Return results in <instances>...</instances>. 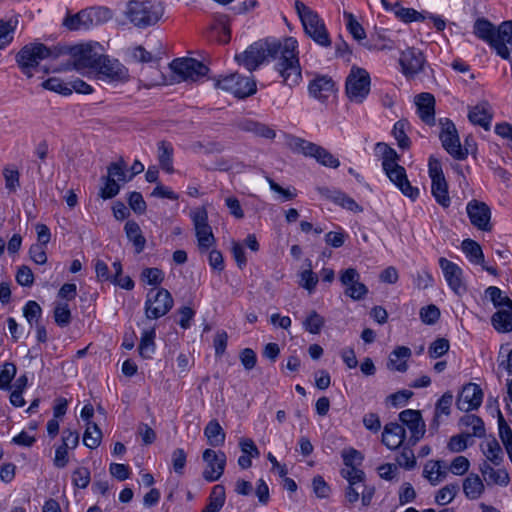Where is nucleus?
Here are the masks:
<instances>
[{
    "label": "nucleus",
    "mask_w": 512,
    "mask_h": 512,
    "mask_svg": "<svg viewBox=\"0 0 512 512\" xmlns=\"http://www.w3.org/2000/svg\"><path fill=\"white\" fill-rule=\"evenodd\" d=\"M141 276L148 285H158L164 280V273L159 268H145Z\"/></svg>",
    "instance_id": "obj_62"
},
{
    "label": "nucleus",
    "mask_w": 512,
    "mask_h": 512,
    "mask_svg": "<svg viewBox=\"0 0 512 512\" xmlns=\"http://www.w3.org/2000/svg\"><path fill=\"white\" fill-rule=\"evenodd\" d=\"M399 421L410 431L409 446H415L423 438L426 425L419 410L406 409L399 413Z\"/></svg>",
    "instance_id": "obj_14"
},
{
    "label": "nucleus",
    "mask_w": 512,
    "mask_h": 512,
    "mask_svg": "<svg viewBox=\"0 0 512 512\" xmlns=\"http://www.w3.org/2000/svg\"><path fill=\"white\" fill-rule=\"evenodd\" d=\"M331 198L336 204L340 205L341 207L347 210L354 212L362 211L360 205L357 204L356 201L349 197L347 194H333Z\"/></svg>",
    "instance_id": "obj_63"
},
{
    "label": "nucleus",
    "mask_w": 512,
    "mask_h": 512,
    "mask_svg": "<svg viewBox=\"0 0 512 512\" xmlns=\"http://www.w3.org/2000/svg\"><path fill=\"white\" fill-rule=\"evenodd\" d=\"M459 491V485L457 483H451L441 488L436 496L435 501L439 505H446L453 501Z\"/></svg>",
    "instance_id": "obj_54"
},
{
    "label": "nucleus",
    "mask_w": 512,
    "mask_h": 512,
    "mask_svg": "<svg viewBox=\"0 0 512 512\" xmlns=\"http://www.w3.org/2000/svg\"><path fill=\"white\" fill-rule=\"evenodd\" d=\"M102 432L97 424L88 422L83 436V443L90 449L97 448L101 443Z\"/></svg>",
    "instance_id": "obj_48"
},
{
    "label": "nucleus",
    "mask_w": 512,
    "mask_h": 512,
    "mask_svg": "<svg viewBox=\"0 0 512 512\" xmlns=\"http://www.w3.org/2000/svg\"><path fill=\"white\" fill-rule=\"evenodd\" d=\"M459 425L462 427H471L472 432L469 433L470 436L475 437H484L485 436V427L483 420L474 415V414H467L460 418Z\"/></svg>",
    "instance_id": "obj_43"
},
{
    "label": "nucleus",
    "mask_w": 512,
    "mask_h": 512,
    "mask_svg": "<svg viewBox=\"0 0 512 512\" xmlns=\"http://www.w3.org/2000/svg\"><path fill=\"white\" fill-rule=\"evenodd\" d=\"M462 251L469 261L475 265L484 263V254L481 246L472 239H465L461 244Z\"/></svg>",
    "instance_id": "obj_42"
},
{
    "label": "nucleus",
    "mask_w": 512,
    "mask_h": 512,
    "mask_svg": "<svg viewBox=\"0 0 512 512\" xmlns=\"http://www.w3.org/2000/svg\"><path fill=\"white\" fill-rule=\"evenodd\" d=\"M324 318L316 311H311L307 318L303 322V326L306 331L311 334H319L322 327L324 326Z\"/></svg>",
    "instance_id": "obj_55"
},
{
    "label": "nucleus",
    "mask_w": 512,
    "mask_h": 512,
    "mask_svg": "<svg viewBox=\"0 0 512 512\" xmlns=\"http://www.w3.org/2000/svg\"><path fill=\"white\" fill-rule=\"evenodd\" d=\"M73 484L81 489L86 488L91 480L90 471L86 467L77 468L72 474Z\"/></svg>",
    "instance_id": "obj_61"
},
{
    "label": "nucleus",
    "mask_w": 512,
    "mask_h": 512,
    "mask_svg": "<svg viewBox=\"0 0 512 512\" xmlns=\"http://www.w3.org/2000/svg\"><path fill=\"white\" fill-rule=\"evenodd\" d=\"M467 213L471 223L482 231H490V208L484 202L473 200L467 205Z\"/></svg>",
    "instance_id": "obj_21"
},
{
    "label": "nucleus",
    "mask_w": 512,
    "mask_h": 512,
    "mask_svg": "<svg viewBox=\"0 0 512 512\" xmlns=\"http://www.w3.org/2000/svg\"><path fill=\"white\" fill-rule=\"evenodd\" d=\"M463 492L468 499L476 500L484 492V484L477 474H470L463 482Z\"/></svg>",
    "instance_id": "obj_38"
},
{
    "label": "nucleus",
    "mask_w": 512,
    "mask_h": 512,
    "mask_svg": "<svg viewBox=\"0 0 512 512\" xmlns=\"http://www.w3.org/2000/svg\"><path fill=\"white\" fill-rule=\"evenodd\" d=\"M127 238L133 243L136 253H141L146 244L140 226L135 221H127L124 227Z\"/></svg>",
    "instance_id": "obj_36"
},
{
    "label": "nucleus",
    "mask_w": 512,
    "mask_h": 512,
    "mask_svg": "<svg viewBox=\"0 0 512 512\" xmlns=\"http://www.w3.org/2000/svg\"><path fill=\"white\" fill-rule=\"evenodd\" d=\"M88 13H89V19L91 22V27L102 25L106 22H108L112 16V11L107 7H89Z\"/></svg>",
    "instance_id": "obj_49"
},
{
    "label": "nucleus",
    "mask_w": 512,
    "mask_h": 512,
    "mask_svg": "<svg viewBox=\"0 0 512 512\" xmlns=\"http://www.w3.org/2000/svg\"><path fill=\"white\" fill-rule=\"evenodd\" d=\"M389 180L400 190V192H418L417 188L411 186L406 170L403 166L397 165L383 169Z\"/></svg>",
    "instance_id": "obj_29"
},
{
    "label": "nucleus",
    "mask_w": 512,
    "mask_h": 512,
    "mask_svg": "<svg viewBox=\"0 0 512 512\" xmlns=\"http://www.w3.org/2000/svg\"><path fill=\"white\" fill-rule=\"evenodd\" d=\"M399 63L404 75L414 76L422 71L425 63V57L420 50L411 47L402 51Z\"/></svg>",
    "instance_id": "obj_22"
},
{
    "label": "nucleus",
    "mask_w": 512,
    "mask_h": 512,
    "mask_svg": "<svg viewBox=\"0 0 512 512\" xmlns=\"http://www.w3.org/2000/svg\"><path fill=\"white\" fill-rule=\"evenodd\" d=\"M244 168V165L242 162L237 161L234 158H224L221 157L219 159H216L214 162V169L219 171H233V172H240Z\"/></svg>",
    "instance_id": "obj_57"
},
{
    "label": "nucleus",
    "mask_w": 512,
    "mask_h": 512,
    "mask_svg": "<svg viewBox=\"0 0 512 512\" xmlns=\"http://www.w3.org/2000/svg\"><path fill=\"white\" fill-rule=\"evenodd\" d=\"M429 176L432 182L431 192H448V185L442 170L441 162L434 156L428 160Z\"/></svg>",
    "instance_id": "obj_28"
},
{
    "label": "nucleus",
    "mask_w": 512,
    "mask_h": 512,
    "mask_svg": "<svg viewBox=\"0 0 512 512\" xmlns=\"http://www.w3.org/2000/svg\"><path fill=\"white\" fill-rule=\"evenodd\" d=\"M376 153L381 157L382 168L386 169L389 167L397 166L399 161V155L396 150L390 147L388 144L379 142L375 146Z\"/></svg>",
    "instance_id": "obj_39"
},
{
    "label": "nucleus",
    "mask_w": 512,
    "mask_h": 512,
    "mask_svg": "<svg viewBox=\"0 0 512 512\" xmlns=\"http://www.w3.org/2000/svg\"><path fill=\"white\" fill-rule=\"evenodd\" d=\"M411 356V350L405 346L397 347L389 356L387 366L399 372H405L408 368L406 360Z\"/></svg>",
    "instance_id": "obj_33"
},
{
    "label": "nucleus",
    "mask_w": 512,
    "mask_h": 512,
    "mask_svg": "<svg viewBox=\"0 0 512 512\" xmlns=\"http://www.w3.org/2000/svg\"><path fill=\"white\" fill-rule=\"evenodd\" d=\"M99 192H120L131 180L128 176L127 162L122 156L117 157L106 167V174L101 176Z\"/></svg>",
    "instance_id": "obj_6"
},
{
    "label": "nucleus",
    "mask_w": 512,
    "mask_h": 512,
    "mask_svg": "<svg viewBox=\"0 0 512 512\" xmlns=\"http://www.w3.org/2000/svg\"><path fill=\"white\" fill-rule=\"evenodd\" d=\"M294 6L301 20L305 34L316 44L322 47H330V35L324 21L320 18L317 12L313 11L300 0H296Z\"/></svg>",
    "instance_id": "obj_4"
},
{
    "label": "nucleus",
    "mask_w": 512,
    "mask_h": 512,
    "mask_svg": "<svg viewBox=\"0 0 512 512\" xmlns=\"http://www.w3.org/2000/svg\"><path fill=\"white\" fill-rule=\"evenodd\" d=\"M60 46L47 47L43 43L34 42L24 45L16 54L15 60L20 70L29 78L33 76L40 61L44 59H57L64 54Z\"/></svg>",
    "instance_id": "obj_3"
},
{
    "label": "nucleus",
    "mask_w": 512,
    "mask_h": 512,
    "mask_svg": "<svg viewBox=\"0 0 512 512\" xmlns=\"http://www.w3.org/2000/svg\"><path fill=\"white\" fill-rule=\"evenodd\" d=\"M450 343L446 338H437L431 343L428 353L431 358H439L449 351Z\"/></svg>",
    "instance_id": "obj_60"
},
{
    "label": "nucleus",
    "mask_w": 512,
    "mask_h": 512,
    "mask_svg": "<svg viewBox=\"0 0 512 512\" xmlns=\"http://www.w3.org/2000/svg\"><path fill=\"white\" fill-rule=\"evenodd\" d=\"M370 92V75L363 68L351 69L346 79V94L356 103H362Z\"/></svg>",
    "instance_id": "obj_10"
},
{
    "label": "nucleus",
    "mask_w": 512,
    "mask_h": 512,
    "mask_svg": "<svg viewBox=\"0 0 512 512\" xmlns=\"http://www.w3.org/2000/svg\"><path fill=\"white\" fill-rule=\"evenodd\" d=\"M485 297L489 298L497 310L512 305V300L508 296L503 295L501 289L496 286H489L486 288Z\"/></svg>",
    "instance_id": "obj_45"
},
{
    "label": "nucleus",
    "mask_w": 512,
    "mask_h": 512,
    "mask_svg": "<svg viewBox=\"0 0 512 512\" xmlns=\"http://www.w3.org/2000/svg\"><path fill=\"white\" fill-rule=\"evenodd\" d=\"M206 468L203 471V478L207 482L217 481L224 473L226 466V454L223 451L206 449L202 455Z\"/></svg>",
    "instance_id": "obj_16"
},
{
    "label": "nucleus",
    "mask_w": 512,
    "mask_h": 512,
    "mask_svg": "<svg viewBox=\"0 0 512 512\" xmlns=\"http://www.w3.org/2000/svg\"><path fill=\"white\" fill-rule=\"evenodd\" d=\"M359 280L360 274L354 268H348L341 272L340 281L342 285L346 286L345 295L353 300H361L368 293L367 286Z\"/></svg>",
    "instance_id": "obj_19"
},
{
    "label": "nucleus",
    "mask_w": 512,
    "mask_h": 512,
    "mask_svg": "<svg viewBox=\"0 0 512 512\" xmlns=\"http://www.w3.org/2000/svg\"><path fill=\"white\" fill-rule=\"evenodd\" d=\"M483 400V392L479 385L468 383L463 386L458 395L456 405L461 411L468 412L480 407Z\"/></svg>",
    "instance_id": "obj_20"
},
{
    "label": "nucleus",
    "mask_w": 512,
    "mask_h": 512,
    "mask_svg": "<svg viewBox=\"0 0 512 512\" xmlns=\"http://www.w3.org/2000/svg\"><path fill=\"white\" fill-rule=\"evenodd\" d=\"M72 58V65L77 70L96 69L103 55L99 53L101 46L98 43L80 44L73 47H62Z\"/></svg>",
    "instance_id": "obj_7"
},
{
    "label": "nucleus",
    "mask_w": 512,
    "mask_h": 512,
    "mask_svg": "<svg viewBox=\"0 0 512 512\" xmlns=\"http://www.w3.org/2000/svg\"><path fill=\"white\" fill-rule=\"evenodd\" d=\"M499 437L507 451L509 459L512 461V430L507 424L500 409H497Z\"/></svg>",
    "instance_id": "obj_41"
},
{
    "label": "nucleus",
    "mask_w": 512,
    "mask_h": 512,
    "mask_svg": "<svg viewBox=\"0 0 512 512\" xmlns=\"http://www.w3.org/2000/svg\"><path fill=\"white\" fill-rule=\"evenodd\" d=\"M173 303V298L168 290L164 288L156 292L151 290L145 301V315L148 319H158L172 309Z\"/></svg>",
    "instance_id": "obj_12"
},
{
    "label": "nucleus",
    "mask_w": 512,
    "mask_h": 512,
    "mask_svg": "<svg viewBox=\"0 0 512 512\" xmlns=\"http://www.w3.org/2000/svg\"><path fill=\"white\" fill-rule=\"evenodd\" d=\"M486 458L495 466H500L503 462V451L499 442L492 438L486 444V450L483 451Z\"/></svg>",
    "instance_id": "obj_50"
},
{
    "label": "nucleus",
    "mask_w": 512,
    "mask_h": 512,
    "mask_svg": "<svg viewBox=\"0 0 512 512\" xmlns=\"http://www.w3.org/2000/svg\"><path fill=\"white\" fill-rule=\"evenodd\" d=\"M409 128L410 124L407 119H400L394 124L392 134L400 149L406 150L411 146V140L407 135V130H409Z\"/></svg>",
    "instance_id": "obj_40"
},
{
    "label": "nucleus",
    "mask_w": 512,
    "mask_h": 512,
    "mask_svg": "<svg viewBox=\"0 0 512 512\" xmlns=\"http://www.w3.org/2000/svg\"><path fill=\"white\" fill-rule=\"evenodd\" d=\"M440 317V310L437 306L431 304L420 310V319L423 323L432 325L437 322Z\"/></svg>",
    "instance_id": "obj_64"
},
{
    "label": "nucleus",
    "mask_w": 512,
    "mask_h": 512,
    "mask_svg": "<svg viewBox=\"0 0 512 512\" xmlns=\"http://www.w3.org/2000/svg\"><path fill=\"white\" fill-rule=\"evenodd\" d=\"M413 446L408 445V441L404 444L403 449L400 453V455L397 457V463L404 467L407 470H410L415 467L416 465V459L413 453V450L411 449Z\"/></svg>",
    "instance_id": "obj_58"
},
{
    "label": "nucleus",
    "mask_w": 512,
    "mask_h": 512,
    "mask_svg": "<svg viewBox=\"0 0 512 512\" xmlns=\"http://www.w3.org/2000/svg\"><path fill=\"white\" fill-rule=\"evenodd\" d=\"M287 146L294 152L310 157L324 167L336 169L340 166V161L326 148L291 134H285Z\"/></svg>",
    "instance_id": "obj_5"
},
{
    "label": "nucleus",
    "mask_w": 512,
    "mask_h": 512,
    "mask_svg": "<svg viewBox=\"0 0 512 512\" xmlns=\"http://www.w3.org/2000/svg\"><path fill=\"white\" fill-rule=\"evenodd\" d=\"M446 474V471L440 470V460L428 461L423 469V476L428 479L432 485H437Z\"/></svg>",
    "instance_id": "obj_44"
},
{
    "label": "nucleus",
    "mask_w": 512,
    "mask_h": 512,
    "mask_svg": "<svg viewBox=\"0 0 512 512\" xmlns=\"http://www.w3.org/2000/svg\"><path fill=\"white\" fill-rule=\"evenodd\" d=\"M441 125V132L439 138L443 148L454 159L464 160L468 155V148L462 147L455 124L448 118H441L439 120Z\"/></svg>",
    "instance_id": "obj_8"
},
{
    "label": "nucleus",
    "mask_w": 512,
    "mask_h": 512,
    "mask_svg": "<svg viewBox=\"0 0 512 512\" xmlns=\"http://www.w3.org/2000/svg\"><path fill=\"white\" fill-rule=\"evenodd\" d=\"M405 428L397 423L390 422L384 426L382 433V443L391 450H396L405 443Z\"/></svg>",
    "instance_id": "obj_24"
},
{
    "label": "nucleus",
    "mask_w": 512,
    "mask_h": 512,
    "mask_svg": "<svg viewBox=\"0 0 512 512\" xmlns=\"http://www.w3.org/2000/svg\"><path fill=\"white\" fill-rule=\"evenodd\" d=\"M204 435L207 438L208 444L212 447L222 446L226 438L223 428L215 419L208 422L204 428Z\"/></svg>",
    "instance_id": "obj_32"
},
{
    "label": "nucleus",
    "mask_w": 512,
    "mask_h": 512,
    "mask_svg": "<svg viewBox=\"0 0 512 512\" xmlns=\"http://www.w3.org/2000/svg\"><path fill=\"white\" fill-rule=\"evenodd\" d=\"M98 78L110 82H125L129 78L127 68L117 59H110L103 55L96 69Z\"/></svg>",
    "instance_id": "obj_17"
},
{
    "label": "nucleus",
    "mask_w": 512,
    "mask_h": 512,
    "mask_svg": "<svg viewBox=\"0 0 512 512\" xmlns=\"http://www.w3.org/2000/svg\"><path fill=\"white\" fill-rule=\"evenodd\" d=\"M479 470L493 484L506 486L509 483L510 478L507 471L504 469L495 470L487 461L480 464Z\"/></svg>",
    "instance_id": "obj_34"
},
{
    "label": "nucleus",
    "mask_w": 512,
    "mask_h": 512,
    "mask_svg": "<svg viewBox=\"0 0 512 512\" xmlns=\"http://www.w3.org/2000/svg\"><path fill=\"white\" fill-rule=\"evenodd\" d=\"M173 147L169 142L161 141L158 144V161L163 170L171 172L172 167Z\"/></svg>",
    "instance_id": "obj_47"
},
{
    "label": "nucleus",
    "mask_w": 512,
    "mask_h": 512,
    "mask_svg": "<svg viewBox=\"0 0 512 512\" xmlns=\"http://www.w3.org/2000/svg\"><path fill=\"white\" fill-rule=\"evenodd\" d=\"M16 375V366L13 363L7 362L3 365L0 371V389H10V383Z\"/></svg>",
    "instance_id": "obj_59"
},
{
    "label": "nucleus",
    "mask_w": 512,
    "mask_h": 512,
    "mask_svg": "<svg viewBox=\"0 0 512 512\" xmlns=\"http://www.w3.org/2000/svg\"><path fill=\"white\" fill-rule=\"evenodd\" d=\"M17 20H0V49L5 48L13 40Z\"/></svg>",
    "instance_id": "obj_51"
},
{
    "label": "nucleus",
    "mask_w": 512,
    "mask_h": 512,
    "mask_svg": "<svg viewBox=\"0 0 512 512\" xmlns=\"http://www.w3.org/2000/svg\"><path fill=\"white\" fill-rule=\"evenodd\" d=\"M468 119L472 124L479 125L486 131L490 130L492 112L489 104L487 102H481L470 108Z\"/></svg>",
    "instance_id": "obj_27"
},
{
    "label": "nucleus",
    "mask_w": 512,
    "mask_h": 512,
    "mask_svg": "<svg viewBox=\"0 0 512 512\" xmlns=\"http://www.w3.org/2000/svg\"><path fill=\"white\" fill-rule=\"evenodd\" d=\"M491 325L499 333L512 332V304L497 310L491 317Z\"/></svg>",
    "instance_id": "obj_30"
},
{
    "label": "nucleus",
    "mask_w": 512,
    "mask_h": 512,
    "mask_svg": "<svg viewBox=\"0 0 512 512\" xmlns=\"http://www.w3.org/2000/svg\"><path fill=\"white\" fill-rule=\"evenodd\" d=\"M155 337L156 332L154 327H150L148 329L143 330L141 334L140 344L138 346V351L141 357L145 359L151 358L156 348L154 341Z\"/></svg>",
    "instance_id": "obj_37"
},
{
    "label": "nucleus",
    "mask_w": 512,
    "mask_h": 512,
    "mask_svg": "<svg viewBox=\"0 0 512 512\" xmlns=\"http://www.w3.org/2000/svg\"><path fill=\"white\" fill-rule=\"evenodd\" d=\"M267 41L259 40L251 44L243 53L236 54L235 60L238 64L243 65L249 71H253L259 67L265 60L267 55L265 51H269Z\"/></svg>",
    "instance_id": "obj_15"
},
{
    "label": "nucleus",
    "mask_w": 512,
    "mask_h": 512,
    "mask_svg": "<svg viewBox=\"0 0 512 512\" xmlns=\"http://www.w3.org/2000/svg\"><path fill=\"white\" fill-rule=\"evenodd\" d=\"M415 104L420 119L427 125L435 124V98L431 93L423 92L416 96Z\"/></svg>",
    "instance_id": "obj_25"
},
{
    "label": "nucleus",
    "mask_w": 512,
    "mask_h": 512,
    "mask_svg": "<svg viewBox=\"0 0 512 512\" xmlns=\"http://www.w3.org/2000/svg\"><path fill=\"white\" fill-rule=\"evenodd\" d=\"M23 316L30 324V327L34 324L36 326L37 324H40L39 320L42 316V308L36 301L29 300L23 307Z\"/></svg>",
    "instance_id": "obj_52"
},
{
    "label": "nucleus",
    "mask_w": 512,
    "mask_h": 512,
    "mask_svg": "<svg viewBox=\"0 0 512 512\" xmlns=\"http://www.w3.org/2000/svg\"><path fill=\"white\" fill-rule=\"evenodd\" d=\"M198 248L201 253L207 252L215 243V237L211 226L208 224V213L205 208H197L190 213Z\"/></svg>",
    "instance_id": "obj_11"
},
{
    "label": "nucleus",
    "mask_w": 512,
    "mask_h": 512,
    "mask_svg": "<svg viewBox=\"0 0 512 512\" xmlns=\"http://www.w3.org/2000/svg\"><path fill=\"white\" fill-rule=\"evenodd\" d=\"M164 10L161 0H129L125 16L135 27L146 29L159 22L164 15Z\"/></svg>",
    "instance_id": "obj_2"
},
{
    "label": "nucleus",
    "mask_w": 512,
    "mask_h": 512,
    "mask_svg": "<svg viewBox=\"0 0 512 512\" xmlns=\"http://www.w3.org/2000/svg\"><path fill=\"white\" fill-rule=\"evenodd\" d=\"M3 177L5 180L6 189H8L9 191H15L17 188H19L20 173L15 166H5L3 169Z\"/></svg>",
    "instance_id": "obj_56"
},
{
    "label": "nucleus",
    "mask_w": 512,
    "mask_h": 512,
    "mask_svg": "<svg viewBox=\"0 0 512 512\" xmlns=\"http://www.w3.org/2000/svg\"><path fill=\"white\" fill-rule=\"evenodd\" d=\"M215 87L230 92L237 98H246L256 92V83L249 77L232 73L215 80Z\"/></svg>",
    "instance_id": "obj_9"
},
{
    "label": "nucleus",
    "mask_w": 512,
    "mask_h": 512,
    "mask_svg": "<svg viewBox=\"0 0 512 512\" xmlns=\"http://www.w3.org/2000/svg\"><path fill=\"white\" fill-rule=\"evenodd\" d=\"M308 91L315 99L325 102L335 92V82L326 75L316 76L310 81Z\"/></svg>",
    "instance_id": "obj_23"
},
{
    "label": "nucleus",
    "mask_w": 512,
    "mask_h": 512,
    "mask_svg": "<svg viewBox=\"0 0 512 512\" xmlns=\"http://www.w3.org/2000/svg\"><path fill=\"white\" fill-rule=\"evenodd\" d=\"M170 68L183 80L196 81L205 76L209 68L194 58H177L170 63Z\"/></svg>",
    "instance_id": "obj_13"
},
{
    "label": "nucleus",
    "mask_w": 512,
    "mask_h": 512,
    "mask_svg": "<svg viewBox=\"0 0 512 512\" xmlns=\"http://www.w3.org/2000/svg\"><path fill=\"white\" fill-rule=\"evenodd\" d=\"M439 265L450 289L458 296L466 293L467 287L463 280V270L457 264L444 257L439 259Z\"/></svg>",
    "instance_id": "obj_18"
},
{
    "label": "nucleus",
    "mask_w": 512,
    "mask_h": 512,
    "mask_svg": "<svg viewBox=\"0 0 512 512\" xmlns=\"http://www.w3.org/2000/svg\"><path fill=\"white\" fill-rule=\"evenodd\" d=\"M238 127L242 131L253 133L256 136L265 139H274L276 136V132L268 125L251 119L241 121L238 124Z\"/></svg>",
    "instance_id": "obj_31"
},
{
    "label": "nucleus",
    "mask_w": 512,
    "mask_h": 512,
    "mask_svg": "<svg viewBox=\"0 0 512 512\" xmlns=\"http://www.w3.org/2000/svg\"><path fill=\"white\" fill-rule=\"evenodd\" d=\"M344 19L346 20V26L349 33L357 41H361L366 38V33L362 25L356 20L354 15L350 12H344Z\"/></svg>",
    "instance_id": "obj_53"
},
{
    "label": "nucleus",
    "mask_w": 512,
    "mask_h": 512,
    "mask_svg": "<svg viewBox=\"0 0 512 512\" xmlns=\"http://www.w3.org/2000/svg\"><path fill=\"white\" fill-rule=\"evenodd\" d=\"M53 318L59 327H67L72 320L71 310L68 303L56 302L53 309Z\"/></svg>",
    "instance_id": "obj_46"
},
{
    "label": "nucleus",
    "mask_w": 512,
    "mask_h": 512,
    "mask_svg": "<svg viewBox=\"0 0 512 512\" xmlns=\"http://www.w3.org/2000/svg\"><path fill=\"white\" fill-rule=\"evenodd\" d=\"M63 25L71 31L91 28L88 9H83L74 15H67Z\"/></svg>",
    "instance_id": "obj_35"
},
{
    "label": "nucleus",
    "mask_w": 512,
    "mask_h": 512,
    "mask_svg": "<svg viewBox=\"0 0 512 512\" xmlns=\"http://www.w3.org/2000/svg\"><path fill=\"white\" fill-rule=\"evenodd\" d=\"M453 394L451 391L445 392L440 399L437 400L434 409V416L429 424V432L433 435L438 432L440 427V418L442 415L449 416L453 402Z\"/></svg>",
    "instance_id": "obj_26"
},
{
    "label": "nucleus",
    "mask_w": 512,
    "mask_h": 512,
    "mask_svg": "<svg viewBox=\"0 0 512 512\" xmlns=\"http://www.w3.org/2000/svg\"><path fill=\"white\" fill-rule=\"evenodd\" d=\"M270 46L265 51L267 59L278 60L275 65L276 71L283 79V83L289 87L299 84L302 79V71L298 58V42L293 37H287L283 42L276 39H264Z\"/></svg>",
    "instance_id": "obj_1"
}]
</instances>
